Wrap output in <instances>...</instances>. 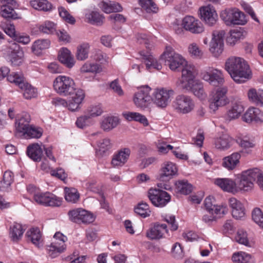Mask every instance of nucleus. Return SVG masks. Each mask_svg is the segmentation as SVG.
Wrapping results in <instances>:
<instances>
[{
    "mask_svg": "<svg viewBox=\"0 0 263 263\" xmlns=\"http://www.w3.org/2000/svg\"><path fill=\"white\" fill-rule=\"evenodd\" d=\"M248 97L250 101L256 105L263 106V90L250 88L248 91Z\"/></svg>",
    "mask_w": 263,
    "mask_h": 263,
    "instance_id": "nucleus-33",
    "label": "nucleus"
},
{
    "mask_svg": "<svg viewBox=\"0 0 263 263\" xmlns=\"http://www.w3.org/2000/svg\"><path fill=\"white\" fill-rule=\"evenodd\" d=\"M173 106L177 112L186 114L194 109L195 104L190 97L181 95L176 97L173 101Z\"/></svg>",
    "mask_w": 263,
    "mask_h": 263,
    "instance_id": "nucleus-11",
    "label": "nucleus"
},
{
    "mask_svg": "<svg viewBox=\"0 0 263 263\" xmlns=\"http://www.w3.org/2000/svg\"><path fill=\"white\" fill-rule=\"evenodd\" d=\"M83 210L84 209L81 208L70 210L68 213L70 220L76 223L81 222L82 212Z\"/></svg>",
    "mask_w": 263,
    "mask_h": 263,
    "instance_id": "nucleus-56",
    "label": "nucleus"
},
{
    "mask_svg": "<svg viewBox=\"0 0 263 263\" xmlns=\"http://www.w3.org/2000/svg\"><path fill=\"white\" fill-rule=\"evenodd\" d=\"M13 181V173L9 171H6L4 174L3 180L0 181V190L3 192H8Z\"/></svg>",
    "mask_w": 263,
    "mask_h": 263,
    "instance_id": "nucleus-38",
    "label": "nucleus"
},
{
    "mask_svg": "<svg viewBox=\"0 0 263 263\" xmlns=\"http://www.w3.org/2000/svg\"><path fill=\"white\" fill-rule=\"evenodd\" d=\"M20 89L26 99H31L36 98L37 96V89L27 82H25L22 86H21Z\"/></svg>",
    "mask_w": 263,
    "mask_h": 263,
    "instance_id": "nucleus-39",
    "label": "nucleus"
},
{
    "mask_svg": "<svg viewBox=\"0 0 263 263\" xmlns=\"http://www.w3.org/2000/svg\"><path fill=\"white\" fill-rule=\"evenodd\" d=\"M80 71L82 73H98L101 71V67L98 64L87 62L82 65Z\"/></svg>",
    "mask_w": 263,
    "mask_h": 263,
    "instance_id": "nucleus-49",
    "label": "nucleus"
},
{
    "mask_svg": "<svg viewBox=\"0 0 263 263\" xmlns=\"http://www.w3.org/2000/svg\"><path fill=\"white\" fill-rule=\"evenodd\" d=\"M30 4L34 9L40 11H49L52 8L51 4L47 0H32Z\"/></svg>",
    "mask_w": 263,
    "mask_h": 263,
    "instance_id": "nucleus-43",
    "label": "nucleus"
},
{
    "mask_svg": "<svg viewBox=\"0 0 263 263\" xmlns=\"http://www.w3.org/2000/svg\"><path fill=\"white\" fill-rule=\"evenodd\" d=\"M89 47L88 43H84L78 47L77 58L78 60L84 61L88 58Z\"/></svg>",
    "mask_w": 263,
    "mask_h": 263,
    "instance_id": "nucleus-50",
    "label": "nucleus"
},
{
    "mask_svg": "<svg viewBox=\"0 0 263 263\" xmlns=\"http://www.w3.org/2000/svg\"><path fill=\"white\" fill-rule=\"evenodd\" d=\"M16 3L14 0H0V14L6 19L18 18V14L14 10Z\"/></svg>",
    "mask_w": 263,
    "mask_h": 263,
    "instance_id": "nucleus-15",
    "label": "nucleus"
},
{
    "mask_svg": "<svg viewBox=\"0 0 263 263\" xmlns=\"http://www.w3.org/2000/svg\"><path fill=\"white\" fill-rule=\"evenodd\" d=\"M58 58L68 68H71L74 65L75 61L70 51L66 48H63L60 50Z\"/></svg>",
    "mask_w": 263,
    "mask_h": 263,
    "instance_id": "nucleus-32",
    "label": "nucleus"
},
{
    "mask_svg": "<svg viewBox=\"0 0 263 263\" xmlns=\"http://www.w3.org/2000/svg\"><path fill=\"white\" fill-rule=\"evenodd\" d=\"M142 11L148 13H156L158 11V7L153 0H137Z\"/></svg>",
    "mask_w": 263,
    "mask_h": 263,
    "instance_id": "nucleus-35",
    "label": "nucleus"
},
{
    "mask_svg": "<svg viewBox=\"0 0 263 263\" xmlns=\"http://www.w3.org/2000/svg\"><path fill=\"white\" fill-rule=\"evenodd\" d=\"M39 29L44 33H52L55 30V24L52 22L46 21L39 26Z\"/></svg>",
    "mask_w": 263,
    "mask_h": 263,
    "instance_id": "nucleus-57",
    "label": "nucleus"
},
{
    "mask_svg": "<svg viewBox=\"0 0 263 263\" xmlns=\"http://www.w3.org/2000/svg\"><path fill=\"white\" fill-rule=\"evenodd\" d=\"M65 198L69 202L76 203L80 198V194L75 188L65 187Z\"/></svg>",
    "mask_w": 263,
    "mask_h": 263,
    "instance_id": "nucleus-47",
    "label": "nucleus"
},
{
    "mask_svg": "<svg viewBox=\"0 0 263 263\" xmlns=\"http://www.w3.org/2000/svg\"><path fill=\"white\" fill-rule=\"evenodd\" d=\"M182 70V78L180 80V87L183 89H189L190 85L196 81L194 80L197 73L195 66L186 63Z\"/></svg>",
    "mask_w": 263,
    "mask_h": 263,
    "instance_id": "nucleus-14",
    "label": "nucleus"
},
{
    "mask_svg": "<svg viewBox=\"0 0 263 263\" xmlns=\"http://www.w3.org/2000/svg\"><path fill=\"white\" fill-rule=\"evenodd\" d=\"M50 42L48 40H38L34 42L32 46V50L36 54H39L41 51L49 47Z\"/></svg>",
    "mask_w": 263,
    "mask_h": 263,
    "instance_id": "nucleus-48",
    "label": "nucleus"
},
{
    "mask_svg": "<svg viewBox=\"0 0 263 263\" xmlns=\"http://www.w3.org/2000/svg\"><path fill=\"white\" fill-rule=\"evenodd\" d=\"M161 58L164 61L165 64L173 71L184 66L186 63L185 59L181 54L176 52L170 46L166 47Z\"/></svg>",
    "mask_w": 263,
    "mask_h": 263,
    "instance_id": "nucleus-3",
    "label": "nucleus"
},
{
    "mask_svg": "<svg viewBox=\"0 0 263 263\" xmlns=\"http://www.w3.org/2000/svg\"><path fill=\"white\" fill-rule=\"evenodd\" d=\"M228 88L226 87L217 88L211 94L209 100L210 112L215 113L219 107L223 106L229 103L227 94Z\"/></svg>",
    "mask_w": 263,
    "mask_h": 263,
    "instance_id": "nucleus-5",
    "label": "nucleus"
},
{
    "mask_svg": "<svg viewBox=\"0 0 263 263\" xmlns=\"http://www.w3.org/2000/svg\"><path fill=\"white\" fill-rule=\"evenodd\" d=\"M30 117L28 114L24 113L18 117L15 122L16 134L22 135L30 125L29 123L30 121Z\"/></svg>",
    "mask_w": 263,
    "mask_h": 263,
    "instance_id": "nucleus-31",
    "label": "nucleus"
},
{
    "mask_svg": "<svg viewBox=\"0 0 263 263\" xmlns=\"http://www.w3.org/2000/svg\"><path fill=\"white\" fill-rule=\"evenodd\" d=\"M130 149L128 148H123L119 150L113 156L111 164L114 167L123 166L127 161L130 155Z\"/></svg>",
    "mask_w": 263,
    "mask_h": 263,
    "instance_id": "nucleus-17",
    "label": "nucleus"
},
{
    "mask_svg": "<svg viewBox=\"0 0 263 263\" xmlns=\"http://www.w3.org/2000/svg\"><path fill=\"white\" fill-rule=\"evenodd\" d=\"M190 86L188 90H191L194 95L200 99L203 100L206 97V94L201 83L196 81L190 85Z\"/></svg>",
    "mask_w": 263,
    "mask_h": 263,
    "instance_id": "nucleus-45",
    "label": "nucleus"
},
{
    "mask_svg": "<svg viewBox=\"0 0 263 263\" xmlns=\"http://www.w3.org/2000/svg\"><path fill=\"white\" fill-rule=\"evenodd\" d=\"M85 112L91 119L101 115L103 109L100 105H92L89 106Z\"/></svg>",
    "mask_w": 263,
    "mask_h": 263,
    "instance_id": "nucleus-55",
    "label": "nucleus"
},
{
    "mask_svg": "<svg viewBox=\"0 0 263 263\" xmlns=\"http://www.w3.org/2000/svg\"><path fill=\"white\" fill-rule=\"evenodd\" d=\"M26 154L33 161L40 162L43 156V148L38 143H33L27 146Z\"/></svg>",
    "mask_w": 263,
    "mask_h": 263,
    "instance_id": "nucleus-24",
    "label": "nucleus"
},
{
    "mask_svg": "<svg viewBox=\"0 0 263 263\" xmlns=\"http://www.w3.org/2000/svg\"><path fill=\"white\" fill-rule=\"evenodd\" d=\"M176 186L177 191L184 195L190 194L192 190V185L184 180L178 181Z\"/></svg>",
    "mask_w": 263,
    "mask_h": 263,
    "instance_id": "nucleus-52",
    "label": "nucleus"
},
{
    "mask_svg": "<svg viewBox=\"0 0 263 263\" xmlns=\"http://www.w3.org/2000/svg\"><path fill=\"white\" fill-rule=\"evenodd\" d=\"M167 232V226L165 224L157 223L147 232L146 236L151 239H160Z\"/></svg>",
    "mask_w": 263,
    "mask_h": 263,
    "instance_id": "nucleus-27",
    "label": "nucleus"
},
{
    "mask_svg": "<svg viewBox=\"0 0 263 263\" xmlns=\"http://www.w3.org/2000/svg\"><path fill=\"white\" fill-rule=\"evenodd\" d=\"M42 128L30 125L22 135L25 138H39L43 134Z\"/></svg>",
    "mask_w": 263,
    "mask_h": 263,
    "instance_id": "nucleus-46",
    "label": "nucleus"
},
{
    "mask_svg": "<svg viewBox=\"0 0 263 263\" xmlns=\"http://www.w3.org/2000/svg\"><path fill=\"white\" fill-rule=\"evenodd\" d=\"M252 219L260 227L263 228V213L259 208H255L252 214Z\"/></svg>",
    "mask_w": 263,
    "mask_h": 263,
    "instance_id": "nucleus-58",
    "label": "nucleus"
},
{
    "mask_svg": "<svg viewBox=\"0 0 263 263\" xmlns=\"http://www.w3.org/2000/svg\"><path fill=\"white\" fill-rule=\"evenodd\" d=\"M243 110V106L240 102L233 103L224 116L225 122L229 123L232 120L237 119Z\"/></svg>",
    "mask_w": 263,
    "mask_h": 263,
    "instance_id": "nucleus-22",
    "label": "nucleus"
},
{
    "mask_svg": "<svg viewBox=\"0 0 263 263\" xmlns=\"http://www.w3.org/2000/svg\"><path fill=\"white\" fill-rule=\"evenodd\" d=\"M34 201L39 204L49 206H59L62 204V198L49 193H41L34 195Z\"/></svg>",
    "mask_w": 263,
    "mask_h": 263,
    "instance_id": "nucleus-13",
    "label": "nucleus"
},
{
    "mask_svg": "<svg viewBox=\"0 0 263 263\" xmlns=\"http://www.w3.org/2000/svg\"><path fill=\"white\" fill-rule=\"evenodd\" d=\"M188 51L192 57L200 59L203 55V52L195 43H193L189 45Z\"/></svg>",
    "mask_w": 263,
    "mask_h": 263,
    "instance_id": "nucleus-59",
    "label": "nucleus"
},
{
    "mask_svg": "<svg viewBox=\"0 0 263 263\" xmlns=\"http://www.w3.org/2000/svg\"><path fill=\"white\" fill-rule=\"evenodd\" d=\"M65 242V241L63 240L60 241L57 240L53 241L47 247L49 255L52 258H55L63 252L66 249Z\"/></svg>",
    "mask_w": 263,
    "mask_h": 263,
    "instance_id": "nucleus-28",
    "label": "nucleus"
},
{
    "mask_svg": "<svg viewBox=\"0 0 263 263\" xmlns=\"http://www.w3.org/2000/svg\"><path fill=\"white\" fill-rule=\"evenodd\" d=\"M124 117L128 121H135L142 124L144 126L148 125L147 118L140 113L136 112H127L123 114Z\"/></svg>",
    "mask_w": 263,
    "mask_h": 263,
    "instance_id": "nucleus-36",
    "label": "nucleus"
},
{
    "mask_svg": "<svg viewBox=\"0 0 263 263\" xmlns=\"http://www.w3.org/2000/svg\"><path fill=\"white\" fill-rule=\"evenodd\" d=\"M200 15L205 23L209 26L215 24L217 20V14L214 8L210 5L200 8Z\"/></svg>",
    "mask_w": 263,
    "mask_h": 263,
    "instance_id": "nucleus-19",
    "label": "nucleus"
},
{
    "mask_svg": "<svg viewBox=\"0 0 263 263\" xmlns=\"http://www.w3.org/2000/svg\"><path fill=\"white\" fill-rule=\"evenodd\" d=\"M228 203L232 209V216L236 219H242L245 216V208L240 201L234 197L229 199Z\"/></svg>",
    "mask_w": 263,
    "mask_h": 263,
    "instance_id": "nucleus-20",
    "label": "nucleus"
},
{
    "mask_svg": "<svg viewBox=\"0 0 263 263\" xmlns=\"http://www.w3.org/2000/svg\"><path fill=\"white\" fill-rule=\"evenodd\" d=\"M99 7L106 13L121 12L123 10V8L119 3L110 1H102L99 3Z\"/></svg>",
    "mask_w": 263,
    "mask_h": 263,
    "instance_id": "nucleus-29",
    "label": "nucleus"
},
{
    "mask_svg": "<svg viewBox=\"0 0 263 263\" xmlns=\"http://www.w3.org/2000/svg\"><path fill=\"white\" fill-rule=\"evenodd\" d=\"M240 157V154L239 153H234L231 155L223 158L222 165L229 170H232L239 163Z\"/></svg>",
    "mask_w": 263,
    "mask_h": 263,
    "instance_id": "nucleus-34",
    "label": "nucleus"
},
{
    "mask_svg": "<svg viewBox=\"0 0 263 263\" xmlns=\"http://www.w3.org/2000/svg\"><path fill=\"white\" fill-rule=\"evenodd\" d=\"M173 95L174 91L172 89L157 88L152 93V102L157 107L162 109L165 108L170 103Z\"/></svg>",
    "mask_w": 263,
    "mask_h": 263,
    "instance_id": "nucleus-6",
    "label": "nucleus"
},
{
    "mask_svg": "<svg viewBox=\"0 0 263 263\" xmlns=\"http://www.w3.org/2000/svg\"><path fill=\"white\" fill-rule=\"evenodd\" d=\"M119 124V119L115 117L104 118L101 123V127L105 131H109L115 128Z\"/></svg>",
    "mask_w": 263,
    "mask_h": 263,
    "instance_id": "nucleus-41",
    "label": "nucleus"
},
{
    "mask_svg": "<svg viewBox=\"0 0 263 263\" xmlns=\"http://www.w3.org/2000/svg\"><path fill=\"white\" fill-rule=\"evenodd\" d=\"M242 120L247 123L263 122V112L257 108H249L242 117Z\"/></svg>",
    "mask_w": 263,
    "mask_h": 263,
    "instance_id": "nucleus-21",
    "label": "nucleus"
},
{
    "mask_svg": "<svg viewBox=\"0 0 263 263\" xmlns=\"http://www.w3.org/2000/svg\"><path fill=\"white\" fill-rule=\"evenodd\" d=\"M224 34L223 31H214L213 32L209 50L215 57H218L223 52Z\"/></svg>",
    "mask_w": 263,
    "mask_h": 263,
    "instance_id": "nucleus-12",
    "label": "nucleus"
},
{
    "mask_svg": "<svg viewBox=\"0 0 263 263\" xmlns=\"http://www.w3.org/2000/svg\"><path fill=\"white\" fill-rule=\"evenodd\" d=\"M201 77L203 80L214 87L222 85L224 82L222 72L213 67H209L205 68L201 72Z\"/></svg>",
    "mask_w": 263,
    "mask_h": 263,
    "instance_id": "nucleus-8",
    "label": "nucleus"
},
{
    "mask_svg": "<svg viewBox=\"0 0 263 263\" xmlns=\"http://www.w3.org/2000/svg\"><path fill=\"white\" fill-rule=\"evenodd\" d=\"M220 17L227 25H244L246 23L244 14L236 8L226 9L221 11Z\"/></svg>",
    "mask_w": 263,
    "mask_h": 263,
    "instance_id": "nucleus-7",
    "label": "nucleus"
},
{
    "mask_svg": "<svg viewBox=\"0 0 263 263\" xmlns=\"http://www.w3.org/2000/svg\"><path fill=\"white\" fill-rule=\"evenodd\" d=\"M178 169L176 164L171 162H164L160 169V178L162 180L165 178H171L177 173Z\"/></svg>",
    "mask_w": 263,
    "mask_h": 263,
    "instance_id": "nucleus-25",
    "label": "nucleus"
},
{
    "mask_svg": "<svg viewBox=\"0 0 263 263\" xmlns=\"http://www.w3.org/2000/svg\"><path fill=\"white\" fill-rule=\"evenodd\" d=\"M60 16L66 22L74 24L76 22L75 18L69 14V13L63 7H61L58 9Z\"/></svg>",
    "mask_w": 263,
    "mask_h": 263,
    "instance_id": "nucleus-60",
    "label": "nucleus"
},
{
    "mask_svg": "<svg viewBox=\"0 0 263 263\" xmlns=\"http://www.w3.org/2000/svg\"><path fill=\"white\" fill-rule=\"evenodd\" d=\"M85 21L90 24L101 26L104 23V17L97 11L88 10L85 14Z\"/></svg>",
    "mask_w": 263,
    "mask_h": 263,
    "instance_id": "nucleus-30",
    "label": "nucleus"
},
{
    "mask_svg": "<svg viewBox=\"0 0 263 263\" xmlns=\"http://www.w3.org/2000/svg\"><path fill=\"white\" fill-rule=\"evenodd\" d=\"M242 36L241 31L233 30L230 32V35L227 37V42L230 45H234L236 42Z\"/></svg>",
    "mask_w": 263,
    "mask_h": 263,
    "instance_id": "nucleus-62",
    "label": "nucleus"
},
{
    "mask_svg": "<svg viewBox=\"0 0 263 263\" xmlns=\"http://www.w3.org/2000/svg\"><path fill=\"white\" fill-rule=\"evenodd\" d=\"M231 138L227 135H222L215 139V145L217 149L226 150L230 147Z\"/></svg>",
    "mask_w": 263,
    "mask_h": 263,
    "instance_id": "nucleus-44",
    "label": "nucleus"
},
{
    "mask_svg": "<svg viewBox=\"0 0 263 263\" xmlns=\"http://www.w3.org/2000/svg\"><path fill=\"white\" fill-rule=\"evenodd\" d=\"M229 212V209L226 204L223 203L221 205H216L213 207L211 214H214L218 218L222 217Z\"/></svg>",
    "mask_w": 263,
    "mask_h": 263,
    "instance_id": "nucleus-54",
    "label": "nucleus"
},
{
    "mask_svg": "<svg viewBox=\"0 0 263 263\" xmlns=\"http://www.w3.org/2000/svg\"><path fill=\"white\" fill-rule=\"evenodd\" d=\"M90 119L89 116L85 113L77 118L76 124L78 128L83 129L89 125Z\"/></svg>",
    "mask_w": 263,
    "mask_h": 263,
    "instance_id": "nucleus-63",
    "label": "nucleus"
},
{
    "mask_svg": "<svg viewBox=\"0 0 263 263\" xmlns=\"http://www.w3.org/2000/svg\"><path fill=\"white\" fill-rule=\"evenodd\" d=\"M26 235L35 246L39 247L40 245L41 244V234L39 228H33L30 229L27 232Z\"/></svg>",
    "mask_w": 263,
    "mask_h": 263,
    "instance_id": "nucleus-40",
    "label": "nucleus"
},
{
    "mask_svg": "<svg viewBox=\"0 0 263 263\" xmlns=\"http://www.w3.org/2000/svg\"><path fill=\"white\" fill-rule=\"evenodd\" d=\"M259 175V170L257 168L248 170L241 173L237 189L239 191L249 192L254 187V182Z\"/></svg>",
    "mask_w": 263,
    "mask_h": 263,
    "instance_id": "nucleus-4",
    "label": "nucleus"
},
{
    "mask_svg": "<svg viewBox=\"0 0 263 263\" xmlns=\"http://www.w3.org/2000/svg\"><path fill=\"white\" fill-rule=\"evenodd\" d=\"M225 69L236 83H243L247 79L250 78L251 71L249 66L241 58H229L226 62Z\"/></svg>",
    "mask_w": 263,
    "mask_h": 263,
    "instance_id": "nucleus-2",
    "label": "nucleus"
},
{
    "mask_svg": "<svg viewBox=\"0 0 263 263\" xmlns=\"http://www.w3.org/2000/svg\"><path fill=\"white\" fill-rule=\"evenodd\" d=\"M24 230L22 226L17 223H14L10 227V237L13 241H17L19 240L24 233Z\"/></svg>",
    "mask_w": 263,
    "mask_h": 263,
    "instance_id": "nucleus-37",
    "label": "nucleus"
},
{
    "mask_svg": "<svg viewBox=\"0 0 263 263\" xmlns=\"http://www.w3.org/2000/svg\"><path fill=\"white\" fill-rule=\"evenodd\" d=\"M7 79L10 82L13 83L17 85L20 88L26 82L24 76L21 73L12 72L8 75Z\"/></svg>",
    "mask_w": 263,
    "mask_h": 263,
    "instance_id": "nucleus-51",
    "label": "nucleus"
},
{
    "mask_svg": "<svg viewBox=\"0 0 263 263\" xmlns=\"http://www.w3.org/2000/svg\"><path fill=\"white\" fill-rule=\"evenodd\" d=\"M99 151L103 153L111 148L112 144L108 138H104L100 140L97 144Z\"/></svg>",
    "mask_w": 263,
    "mask_h": 263,
    "instance_id": "nucleus-64",
    "label": "nucleus"
},
{
    "mask_svg": "<svg viewBox=\"0 0 263 263\" xmlns=\"http://www.w3.org/2000/svg\"><path fill=\"white\" fill-rule=\"evenodd\" d=\"M214 183L222 190L233 194L238 192L236 184L234 181L229 178H217Z\"/></svg>",
    "mask_w": 263,
    "mask_h": 263,
    "instance_id": "nucleus-23",
    "label": "nucleus"
},
{
    "mask_svg": "<svg viewBox=\"0 0 263 263\" xmlns=\"http://www.w3.org/2000/svg\"><path fill=\"white\" fill-rule=\"evenodd\" d=\"M9 59L14 65H19L23 61L24 52L19 45L15 42L9 46Z\"/></svg>",
    "mask_w": 263,
    "mask_h": 263,
    "instance_id": "nucleus-18",
    "label": "nucleus"
},
{
    "mask_svg": "<svg viewBox=\"0 0 263 263\" xmlns=\"http://www.w3.org/2000/svg\"><path fill=\"white\" fill-rule=\"evenodd\" d=\"M135 212L138 215L145 218L150 215L151 211L148 205L145 202H141L138 204L135 208Z\"/></svg>",
    "mask_w": 263,
    "mask_h": 263,
    "instance_id": "nucleus-53",
    "label": "nucleus"
},
{
    "mask_svg": "<svg viewBox=\"0 0 263 263\" xmlns=\"http://www.w3.org/2000/svg\"><path fill=\"white\" fill-rule=\"evenodd\" d=\"M181 25L186 31L194 34H199L204 31L202 23L192 16H186L182 21Z\"/></svg>",
    "mask_w": 263,
    "mask_h": 263,
    "instance_id": "nucleus-16",
    "label": "nucleus"
},
{
    "mask_svg": "<svg viewBox=\"0 0 263 263\" xmlns=\"http://www.w3.org/2000/svg\"><path fill=\"white\" fill-rule=\"evenodd\" d=\"M235 239L237 242L240 244L246 246H250V242L247 238V233L242 230H239L237 231Z\"/></svg>",
    "mask_w": 263,
    "mask_h": 263,
    "instance_id": "nucleus-61",
    "label": "nucleus"
},
{
    "mask_svg": "<svg viewBox=\"0 0 263 263\" xmlns=\"http://www.w3.org/2000/svg\"><path fill=\"white\" fill-rule=\"evenodd\" d=\"M151 88L145 86L141 87L139 90L135 93L134 102L135 105L142 109L148 107L152 102V96L150 95Z\"/></svg>",
    "mask_w": 263,
    "mask_h": 263,
    "instance_id": "nucleus-9",
    "label": "nucleus"
},
{
    "mask_svg": "<svg viewBox=\"0 0 263 263\" xmlns=\"http://www.w3.org/2000/svg\"><path fill=\"white\" fill-rule=\"evenodd\" d=\"M232 260L235 263H254L252 256L243 252H239L233 254Z\"/></svg>",
    "mask_w": 263,
    "mask_h": 263,
    "instance_id": "nucleus-42",
    "label": "nucleus"
},
{
    "mask_svg": "<svg viewBox=\"0 0 263 263\" xmlns=\"http://www.w3.org/2000/svg\"><path fill=\"white\" fill-rule=\"evenodd\" d=\"M142 57L143 62L145 64L147 70L155 69L160 70L162 68V65L149 52H145L142 51L140 52Z\"/></svg>",
    "mask_w": 263,
    "mask_h": 263,
    "instance_id": "nucleus-26",
    "label": "nucleus"
},
{
    "mask_svg": "<svg viewBox=\"0 0 263 263\" xmlns=\"http://www.w3.org/2000/svg\"><path fill=\"white\" fill-rule=\"evenodd\" d=\"M147 196L154 205L160 208L165 206L171 200V196L166 192L156 188L150 189Z\"/></svg>",
    "mask_w": 263,
    "mask_h": 263,
    "instance_id": "nucleus-10",
    "label": "nucleus"
},
{
    "mask_svg": "<svg viewBox=\"0 0 263 263\" xmlns=\"http://www.w3.org/2000/svg\"><path fill=\"white\" fill-rule=\"evenodd\" d=\"M53 86L60 95L71 96L68 104L69 110L73 111L80 108V105L84 99L85 93L82 89L76 87V84L72 78L59 76L54 80Z\"/></svg>",
    "mask_w": 263,
    "mask_h": 263,
    "instance_id": "nucleus-1",
    "label": "nucleus"
}]
</instances>
